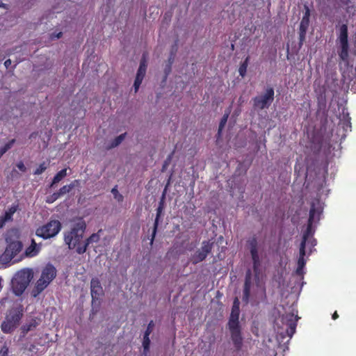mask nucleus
Here are the masks:
<instances>
[{"instance_id":"obj_12","label":"nucleus","mask_w":356,"mask_h":356,"mask_svg":"<svg viewBox=\"0 0 356 356\" xmlns=\"http://www.w3.org/2000/svg\"><path fill=\"white\" fill-rule=\"evenodd\" d=\"M213 243L209 241H204L202 243L201 249L197 250L191 258L193 264H197L204 261L207 255L211 252Z\"/></svg>"},{"instance_id":"obj_39","label":"nucleus","mask_w":356,"mask_h":356,"mask_svg":"<svg viewBox=\"0 0 356 356\" xmlns=\"http://www.w3.org/2000/svg\"><path fill=\"white\" fill-rule=\"evenodd\" d=\"M251 280H245L243 288L251 289Z\"/></svg>"},{"instance_id":"obj_9","label":"nucleus","mask_w":356,"mask_h":356,"mask_svg":"<svg viewBox=\"0 0 356 356\" xmlns=\"http://www.w3.org/2000/svg\"><path fill=\"white\" fill-rule=\"evenodd\" d=\"M62 228L61 222L58 220H51L47 223L39 227L35 230V235L43 239L56 236Z\"/></svg>"},{"instance_id":"obj_36","label":"nucleus","mask_w":356,"mask_h":356,"mask_svg":"<svg viewBox=\"0 0 356 356\" xmlns=\"http://www.w3.org/2000/svg\"><path fill=\"white\" fill-rule=\"evenodd\" d=\"M172 64V61H170V63H168L165 67L164 72L165 74V77H167L171 72Z\"/></svg>"},{"instance_id":"obj_40","label":"nucleus","mask_w":356,"mask_h":356,"mask_svg":"<svg viewBox=\"0 0 356 356\" xmlns=\"http://www.w3.org/2000/svg\"><path fill=\"white\" fill-rule=\"evenodd\" d=\"M175 54V52H173V51L171 52V55H170V58H168V63H170V61H172V63L174 62Z\"/></svg>"},{"instance_id":"obj_46","label":"nucleus","mask_w":356,"mask_h":356,"mask_svg":"<svg viewBox=\"0 0 356 356\" xmlns=\"http://www.w3.org/2000/svg\"><path fill=\"white\" fill-rule=\"evenodd\" d=\"M0 7L6 8V4H4V3H1L0 4Z\"/></svg>"},{"instance_id":"obj_29","label":"nucleus","mask_w":356,"mask_h":356,"mask_svg":"<svg viewBox=\"0 0 356 356\" xmlns=\"http://www.w3.org/2000/svg\"><path fill=\"white\" fill-rule=\"evenodd\" d=\"M341 51L339 54V56L342 60H346L348 57V43L346 44H341Z\"/></svg>"},{"instance_id":"obj_22","label":"nucleus","mask_w":356,"mask_h":356,"mask_svg":"<svg viewBox=\"0 0 356 356\" xmlns=\"http://www.w3.org/2000/svg\"><path fill=\"white\" fill-rule=\"evenodd\" d=\"M339 39L341 44L346 45V43H348V28L347 24H343L340 26Z\"/></svg>"},{"instance_id":"obj_34","label":"nucleus","mask_w":356,"mask_h":356,"mask_svg":"<svg viewBox=\"0 0 356 356\" xmlns=\"http://www.w3.org/2000/svg\"><path fill=\"white\" fill-rule=\"evenodd\" d=\"M111 193L113 195L115 199H116L118 202H122L123 200V196L119 193L117 189V186H115L113 188H112Z\"/></svg>"},{"instance_id":"obj_41","label":"nucleus","mask_w":356,"mask_h":356,"mask_svg":"<svg viewBox=\"0 0 356 356\" xmlns=\"http://www.w3.org/2000/svg\"><path fill=\"white\" fill-rule=\"evenodd\" d=\"M11 65V60L10 59H7L5 63H4V65L6 68H8L9 66Z\"/></svg>"},{"instance_id":"obj_16","label":"nucleus","mask_w":356,"mask_h":356,"mask_svg":"<svg viewBox=\"0 0 356 356\" xmlns=\"http://www.w3.org/2000/svg\"><path fill=\"white\" fill-rule=\"evenodd\" d=\"M90 292L92 296V304L99 303V300L104 294L103 289L99 280L97 278H92L90 282Z\"/></svg>"},{"instance_id":"obj_23","label":"nucleus","mask_w":356,"mask_h":356,"mask_svg":"<svg viewBox=\"0 0 356 356\" xmlns=\"http://www.w3.org/2000/svg\"><path fill=\"white\" fill-rule=\"evenodd\" d=\"M38 325V323L37 321L35 319H31L30 322L21 327L22 336L25 337L29 332L33 330Z\"/></svg>"},{"instance_id":"obj_45","label":"nucleus","mask_w":356,"mask_h":356,"mask_svg":"<svg viewBox=\"0 0 356 356\" xmlns=\"http://www.w3.org/2000/svg\"><path fill=\"white\" fill-rule=\"evenodd\" d=\"M307 177H308V174H307V173H306V175H305V184L307 183Z\"/></svg>"},{"instance_id":"obj_7","label":"nucleus","mask_w":356,"mask_h":356,"mask_svg":"<svg viewBox=\"0 0 356 356\" xmlns=\"http://www.w3.org/2000/svg\"><path fill=\"white\" fill-rule=\"evenodd\" d=\"M23 312L22 305H19L8 311L5 320L1 325V328L3 333H11L17 328L23 316Z\"/></svg>"},{"instance_id":"obj_1","label":"nucleus","mask_w":356,"mask_h":356,"mask_svg":"<svg viewBox=\"0 0 356 356\" xmlns=\"http://www.w3.org/2000/svg\"><path fill=\"white\" fill-rule=\"evenodd\" d=\"M316 120L320 122V127L317 128V125H315L313 130V190L316 193V197L313 200V227L323 216V200L327 197L329 193L326 177L328 175L329 163L333 157L330 143L332 134L327 129V101L324 94L318 97Z\"/></svg>"},{"instance_id":"obj_13","label":"nucleus","mask_w":356,"mask_h":356,"mask_svg":"<svg viewBox=\"0 0 356 356\" xmlns=\"http://www.w3.org/2000/svg\"><path fill=\"white\" fill-rule=\"evenodd\" d=\"M79 184V180L75 179L72 181L70 184L65 185L61 187L58 191L54 193L51 195L47 197L46 202L49 204H51L57 200L61 196L70 193L74 188Z\"/></svg>"},{"instance_id":"obj_48","label":"nucleus","mask_w":356,"mask_h":356,"mask_svg":"<svg viewBox=\"0 0 356 356\" xmlns=\"http://www.w3.org/2000/svg\"><path fill=\"white\" fill-rule=\"evenodd\" d=\"M1 281H2V279L0 277V290L2 288V286H1Z\"/></svg>"},{"instance_id":"obj_26","label":"nucleus","mask_w":356,"mask_h":356,"mask_svg":"<svg viewBox=\"0 0 356 356\" xmlns=\"http://www.w3.org/2000/svg\"><path fill=\"white\" fill-rule=\"evenodd\" d=\"M229 114H230V108H228V110L227 111H225V113H224V115H223L222 118H221L220 122L219 123L218 131V135H220L221 134L222 129H224V127L227 122V119L229 118Z\"/></svg>"},{"instance_id":"obj_10","label":"nucleus","mask_w":356,"mask_h":356,"mask_svg":"<svg viewBox=\"0 0 356 356\" xmlns=\"http://www.w3.org/2000/svg\"><path fill=\"white\" fill-rule=\"evenodd\" d=\"M253 264V271L256 277L260 275L261 259L258 252V241L256 236H253L247 241Z\"/></svg>"},{"instance_id":"obj_47","label":"nucleus","mask_w":356,"mask_h":356,"mask_svg":"<svg viewBox=\"0 0 356 356\" xmlns=\"http://www.w3.org/2000/svg\"><path fill=\"white\" fill-rule=\"evenodd\" d=\"M177 43L175 44V47H174V50L176 51H177Z\"/></svg>"},{"instance_id":"obj_24","label":"nucleus","mask_w":356,"mask_h":356,"mask_svg":"<svg viewBox=\"0 0 356 356\" xmlns=\"http://www.w3.org/2000/svg\"><path fill=\"white\" fill-rule=\"evenodd\" d=\"M67 168H63L59 172H58L56 175L54 177L51 183L49 185L50 188H53L54 185L60 182L63 178H65L67 175Z\"/></svg>"},{"instance_id":"obj_4","label":"nucleus","mask_w":356,"mask_h":356,"mask_svg":"<svg viewBox=\"0 0 356 356\" xmlns=\"http://www.w3.org/2000/svg\"><path fill=\"white\" fill-rule=\"evenodd\" d=\"M86 229V224L84 220H80L79 222L73 225L70 230L63 233V240L65 245L70 250H77L79 247L83 246L81 243L84 232Z\"/></svg>"},{"instance_id":"obj_31","label":"nucleus","mask_w":356,"mask_h":356,"mask_svg":"<svg viewBox=\"0 0 356 356\" xmlns=\"http://www.w3.org/2000/svg\"><path fill=\"white\" fill-rule=\"evenodd\" d=\"M174 154H175V150H173L167 156V158L165 159V160L164 161V162L163 163V165H162V168H161V172H165L167 170V168L168 167V165H170V162H171V161L172 159Z\"/></svg>"},{"instance_id":"obj_18","label":"nucleus","mask_w":356,"mask_h":356,"mask_svg":"<svg viewBox=\"0 0 356 356\" xmlns=\"http://www.w3.org/2000/svg\"><path fill=\"white\" fill-rule=\"evenodd\" d=\"M18 209L19 204H13L5 211L3 216H0V229H2L6 222L13 221V215Z\"/></svg>"},{"instance_id":"obj_14","label":"nucleus","mask_w":356,"mask_h":356,"mask_svg":"<svg viewBox=\"0 0 356 356\" xmlns=\"http://www.w3.org/2000/svg\"><path fill=\"white\" fill-rule=\"evenodd\" d=\"M147 70V57L146 54H143V56L141 58V60L140 61V65L138 67V70L137 71L136 76L134 81V87L135 92H136L140 84L142 83V81L145 76Z\"/></svg>"},{"instance_id":"obj_42","label":"nucleus","mask_w":356,"mask_h":356,"mask_svg":"<svg viewBox=\"0 0 356 356\" xmlns=\"http://www.w3.org/2000/svg\"><path fill=\"white\" fill-rule=\"evenodd\" d=\"M339 318V315H338L337 312H334L332 314V318H333L334 320H336V319H337V318Z\"/></svg>"},{"instance_id":"obj_35","label":"nucleus","mask_w":356,"mask_h":356,"mask_svg":"<svg viewBox=\"0 0 356 356\" xmlns=\"http://www.w3.org/2000/svg\"><path fill=\"white\" fill-rule=\"evenodd\" d=\"M154 321L152 320L149 321V323H148L147 325V329L145 331V333L144 334L145 335H150V334L152 333L153 329H154Z\"/></svg>"},{"instance_id":"obj_2","label":"nucleus","mask_w":356,"mask_h":356,"mask_svg":"<svg viewBox=\"0 0 356 356\" xmlns=\"http://www.w3.org/2000/svg\"><path fill=\"white\" fill-rule=\"evenodd\" d=\"M239 306L240 302L238 298L236 297L233 302L230 316L227 323V327L230 332L231 339L236 351L241 350L243 343L241 326L239 323Z\"/></svg>"},{"instance_id":"obj_11","label":"nucleus","mask_w":356,"mask_h":356,"mask_svg":"<svg viewBox=\"0 0 356 356\" xmlns=\"http://www.w3.org/2000/svg\"><path fill=\"white\" fill-rule=\"evenodd\" d=\"M274 89L271 87L268 88L264 94L252 99L253 107L259 110L268 108L274 100Z\"/></svg>"},{"instance_id":"obj_21","label":"nucleus","mask_w":356,"mask_h":356,"mask_svg":"<svg viewBox=\"0 0 356 356\" xmlns=\"http://www.w3.org/2000/svg\"><path fill=\"white\" fill-rule=\"evenodd\" d=\"M40 250V247L32 239L31 245L26 248L24 254L26 257H33L38 254Z\"/></svg>"},{"instance_id":"obj_15","label":"nucleus","mask_w":356,"mask_h":356,"mask_svg":"<svg viewBox=\"0 0 356 356\" xmlns=\"http://www.w3.org/2000/svg\"><path fill=\"white\" fill-rule=\"evenodd\" d=\"M171 178H172V174L170 175V177L168 179L166 185H165L164 191L163 192L162 200L160 202L159 206V207L156 209V219L154 220V227H153L152 234V237H151V239H150V243H153V241L154 240V238H155V236H156V233L158 225H159V218H160V216H161V215L162 213V211H163V200L165 198L168 187L170 184Z\"/></svg>"},{"instance_id":"obj_5","label":"nucleus","mask_w":356,"mask_h":356,"mask_svg":"<svg viewBox=\"0 0 356 356\" xmlns=\"http://www.w3.org/2000/svg\"><path fill=\"white\" fill-rule=\"evenodd\" d=\"M32 268H23L18 270L11 281V288L16 296H21L33 278Z\"/></svg>"},{"instance_id":"obj_20","label":"nucleus","mask_w":356,"mask_h":356,"mask_svg":"<svg viewBox=\"0 0 356 356\" xmlns=\"http://www.w3.org/2000/svg\"><path fill=\"white\" fill-rule=\"evenodd\" d=\"M99 232H101V230H99L97 233L91 234L88 238H86V240L83 243V246L78 248L77 253L79 254L85 253L90 244L99 242L100 239Z\"/></svg>"},{"instance_id":"obj_28","label":"nucleus","mask_w":356,"mask_h":356,"mask_svg":"<svg viewBox=\"0 0 356 356\" xmlns=\"http://www.w3.org/2000/svg\"><path fill=\"white\" fill-rule=\"evenodd\" d=\"M250 61V56H247L243 62L241 64L239 68H238V73L240 76L242 77H244L246 74L247 68L249 64Z\"/></svg>"},{"instance_id":"obj_6","label":"nucleus","mask_w":356,"mask_h":356,"mask_svg":"<svg viewBox=\"0 0 356 356\" xmlns=\"http://www.w3.org/2000/svg\"><path fill=\"white\" fill-rule=\"evenodd\" d=\"M56 276V269L51 264H47L42 270L40 278L36 281L31 294L37 298L53 281Z\"/></svg>"},{"instance_id":"obj_44","label":"nucleus","mask_w":356,"mask_h":356,"mask_svg":"<svg viewBox=\"0 0 356 356\" xmlns=\"http://www.w3.org/2000/svg\"><path fill=\"white\" fill-rule=\"evenodd\" d=\"M316 244H317L316 240L313 238V247H314Z\"/></svg>"},{"instance_id":"obj_32","label":"nucleus","mask_w":356,"mask_h":356,"mask_svg":"<svg viewBox=\"0 0 356 356\" xmlns=\"http://www.w3.org/2000/svg\"><path fill=\"white\" fill-rule=\"evenodd\" d=\"M47 168V165H46L45 162H43L40 164V165L35 170L33 174L35 175H39L43 173L46 169Z\"/></svg>"},{"instance_id":"obj_25","label":"nucleus","mask_w":356,"mask_h":356,"mask_svg":"<svg viewBox=\"0 0 356 356\" xmlns=\"http://www.w3.org/2000/svg\"><path fill=\"white\" fill-rule=\"evenodd\" d=\"M126 133L122 134L120 136L115 138L109 145L106 147L107 149H110L118 146L125 138Z\"/></svg>"},{"instance_id":"obj_19","label":"nucleus","mask_w":356,"mask_h":356,"mask_svg":"<svg viewBox=\"0 0 356 356\" xmlns=\"http://www.w3.org/2000/svg\"><path fill=\"white\" fill-rule=\"evenodd\" d=\"M286 324L287 325L286 333L289 337H291L296 332L297 321L298 316L293 313L287 314L285 317Z\"/></svg>"},{"instance_id":"obj_8","label":"nucleus","mask_w":356,"mask_h":356,"mask_svg":"<svg viewBox=\"0 0 356 356\" xmlns=\"http://www.w3.org/2000/svg\"><path fill=\"white\" fill-rule=\"evenodd\" d=\"M312 233V209L309 211V216L307 220V226L305 232L303 234L302 239L301 243L300 245V252L299 257L297 262V268L296 270V273L298 275H302L303 274V269L306 264V260L305 259V245L306 242L308 240L310 234Z\"/></svg>"},{"instance_id":"obj_30","label":"nucleus","mask_w":356,"mask_h":356,"mask_svg":"<svg viewBox=\"0 0 356 356\" xmlns=\"http://www.w3.org/2000/svg\"><path fill=\"white\" fill-rule=\"evenodd\" d=\"M150 346L149 335H143V347L144 354H147L149 352Z\"/></svg>"},{"instance_id":"obj_27","label":"nucleus","mask_w":356,"mask_h":356,"mask_svg":"<svg viewBox=\"0 0 356 356\" xmlns=\"http://www.w3.org/2000/svg\"><path fill=\"white\" fill-rule=\"evenodd\" d=\"M339 124L346 129L351 127L350 117L349 116L348 113H343V117L340 119Z\"/></svg>"},{"instance_id":"obj_49","label":"nucleus","mask_w":356,"mask_h":356,"mask_svg":"<svg viewBox=\"0 0 356 356\" xmlns=\"http://www.w3.org/2000/svg\"><path fill=\"white\" fill-rule=\"evenodd\" d=\"M355 76H356V67H355Z\"/></svg>"},{"instance_id":"obj_3","label":"nucleus","mask_w":356,"mask_h":356,"mask_svg":"<svg viewBox=\"0 0 356 356\" xmlns=\"http://www.w3.org/2000/svg\"><path fill=\"white\" fill-rule=\"evenodd\" d=\"M20 233L18 229H10L6 235V248L0 256V261L3 264H9L11 260L21 252L23 248L22 243L19 240Z\"/></svg>"},{"instance_id":"obj_43","label":"nucleus","mask_w":356,"mask_h":356,"mask_svg":"<svg viewBox=\"0 0 356 356\" xmlns=\"http://www.w3.org/2000/svg\"><path fill=\"white\" fill-rule=\"evenodd\" d=\"M62 35H63L62 32H60V33H58L57 34L56 38H61V37H62Z\"/></svg>"},{"instance_id":"obj_17","label":"nucleus","mask_w":356,"mask_h":356,"mask_svg":"<svg viewBox=\"0 0 356 356\" xmlns=\"http://www.w3.org/2000/svg\"><path fill=\"white\" fill-rule=\"evenodd\" d=\"M306 12L302 17L300 24V30H299V45L300 47L302 45L303 42L305 40V35L307 28L309 26V15L310 10L308 7H305Z\"/></svg>"},{"instance_id":"obj_38","label":"nucleus","mask_w":356,"mask_h":356,"mask_svg":"<svg viewBox=\"0 0 356 356\" xmlns=\"http://www.w3.org/2000/svg\"><path fill=\"white\" fill-rule=\"evenodd\" d=\"M252 280V273H251V270L250 269H248L245 273V280Z\"/></svg>"},{"instance_id":"obj_37","label":"nucleus","mask_w":356,"mask_h":356,"mask_svg":"<svg viewBox=\"0 0 356 356\" xmlns=\"http://www.w3.org/2000/svg\"><path fill=\"white\" fill-rule=\"evenodd\" d=\"M17 167L18 168V169L22 171V172H25L26 168L24 164V163L22 161H19L17 164Z\"/></svg>"},{"instance_id":"obj_33","label":"nucleus","mask_w":356,"mask_h":356,"mask_svg":"<svg viewBox=\"0 0 356 356\" xmlns=\"http://www.w3.org/2000/svg\"><path fill=\"white\" fill-rule=\"evenodd\" d=\"M250 296V289L243 288L242 299H243V301L244 302H245L246 304L248 303V302H249Z\"/></svg>"}]
</instances>
